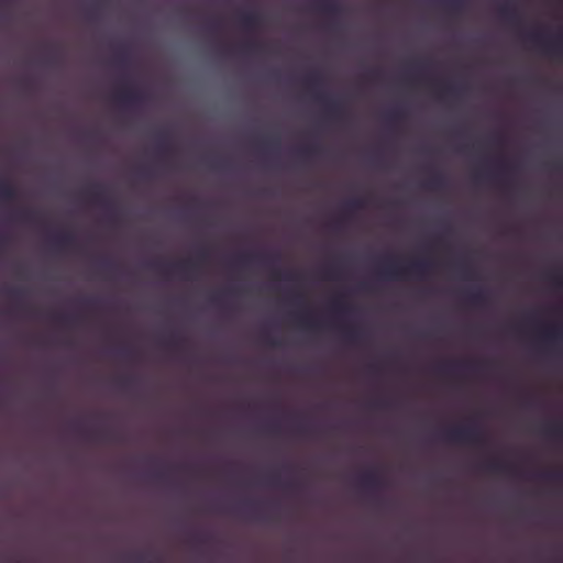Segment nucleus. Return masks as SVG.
Masks as SVG:
<instances>
[{
	"instance_id": "16",
	"label": "nucleus",
	"mask_w": 563,
	"mask_h": 563,
	"mask_svg": "<svg viewBox=\"0 0 563 563\" xmlns=\"http://www.w3.org/2000/svg\"><path fill=\"white\" fill-rule=\"evenodd\" d=\"M467 299L473 306L482 307L487 302L485 291L477 289L467 294Z\"/></svg>"
},
{
	"instance_id": "8",
	"label": "nucleus",
	"mask_w": 563,
	"mask_h": 563,
	"mask_svg": "<svg viewBox=\"0 0 563 563\" xmlns=\"http://www.w3.org/2000/svg\"><path fill=\"white\" fill-rule=\"evenodd\" d=\"M362 485L369 490H379L385 486L384 478L376 472H368L360 477Z\"/></svg>"
},
{
	"instance_id": "10",
	"label": "nucleus",
	"mask_w": 563,
	"mask_h": 563,
	"mask_svg": "<svg viewBox=\"0 0 563 563\" xmlns=\"http://www.w3.org/2000/svg\"><path fill=\"white\" fill-rule=\"evenodd\" d=\"M242 26L247 31H255L261 25V15L256 12H245L240 16Z\"/></svg>"
},
{
	"instance_id": "26",
	"label": "nucleus",
	"mask_w": 563,
	"mask_h": 563,
	"mask_svg": "<svg viewBox=\"0 0 563 563\" xmlns=\"http://www.w3.org/2000/svg\"><path fill=\"white\" fill-rule=\"evenodd\" d=\"M37 213L31 210H23L19 213V217L24 222H33L36 219Z\"/></svg>"
},
{
	"instance_id": "49",
	"label": "nucleus",
	"mask_w": 563,
	"mask_h": 563,
	"mask_svg": "<svg viewBox=\"0 0 563 563\" xmlns=\"http://www.w3.org/2000/svg\"><path fill=\"white\" fill-rule=\"evenodd\" d=\"M199 257L201 260H206L207 258V252L206 251H201L200 254H199Z\"/></svg>"
},
{
	"instance_id": "37",
	"label": "nucleus",
	"mask_w": 563,
	"mask_h": 563,
	"mask_svg": "<svg viewBox=\"0 0 563 563\" xmlns=\"http://www.w3.org/2000/svg\"><path fill=\"white\" fill-rule=\"evenodd\" d=\"M542 476L550 478V479H561L562 478L561 473H547V474H543Z\"/></svg>"
},
{
	"instance_id": "27",
	"label": "nucleus",
	"mask_w": 563,
	"mask_h": 563,
	"mask_svg": "<svg viewBox=\"0 0 563 563\" xmlns=\"http://www.w3.org/2000/svg\"><path fill=\"white\" fill-rule=\"evenodd\" d=\"M550 280L554 284L556 288H561L563 286V275L560 272H555L549 275Z\"/></svg>"
},
{
	"instance_id": "58",
	"label": "nucleus",
	"mask_w": 563,
	"mask_h": 563,
	"mask_svg": "<svg viewBox=\"0 0 563 563\" xmlns=\"http://www.w3.org/2000/svg\"><path fill=\"white\" fill-rule=\"evenodd\" d=\"M123 354L128 356V355H130V352L124 351Z\"/></svg>"
},
{
	"instance_id": "22",
	"label": "nucleus",
	"mask_w": 563,
	"mask_h": 563,
	"mask_svg": "<svg viewBox=\"0 0 563 563\" xmlns=\"http://www.w3.org/2000/svg\"><path fill=\"white\" fill-rule=\"evenodd\" d=\"M321 153L322 148L320 146H307L299 151V154L307 159L318 157Z\"/></svg>"
},
{
	"instance_id": "30",
	"label": "nucleus",
	"mask_w": 563,
	"mask_h": 563,
	"mask_svg": "<svg viewBox=\"0 0 563 563\" xmlns=\"http://www.w3.org/2000/svg\"><path fill=\"white\" fill-rule=\"evenodd\" d=\"M133 382H134V379H133V378H131V377L122 378V379H120V380L118 382V386H119V387H120V389H122V390H128V389L131 387V385H132V383H133Z\"/></svg>"
},
{
	"instance_id": "1",
	"label": "nucleus",
	"mask_w": 563,
	"mask_h": 563,
	"mask_svg": "<svg viewBox=\"0 0 563 563\" xmlns=\"http://www.w3.org/2000/svg\"><path fill=\"white\" fill-rule=\"evenodd\" d=\"M433 263L429 260H415L407 264L398 261H388L380 267V275L388 279H402L411 275L426 277Z\"/></svg>"
},
{
	"instance_id": "28",
	"label": "nucleus",
	"mask_w": 563,
	"mask_h": 563,
	"mask_svg": "<svg viewBox=\"0 0 563 563\" xmlns=\"http://www.w3.org/2000/svg\"><path fill=\"white\" fill-rule=\"evenodd\" d=\"M332 306L338 312L344 313L349 311V307L340 298H335L332 302Z\"/></svg>"
},
{
	"instance_id": "52",
	"label": "nucleus",
	"mask_w": 563,
	"mask_h": 563,
	"mask_svg": "<svg viewBox=\"0 0 563 563\" xmlns=\"http://www.w3.org/2000/svg\"><path fill=\"white\" fill-rule=\"evenodd\" d=\"M218 299H219V298H218V296H216V295L211 297V301H212V302H214V303H216V302H218Z\"/></svg>"
},
{
	"instance_id": "31",
	"label": "nucleus",
	"mask_w": 563,
	"mask_h": 563,
	"mask_svg": "<svg viewBox=\"0 0 563 563\" xmlns=\"http://www.w3.org/2000/svg\"><path fill=\"white\" fill-rule=\"evenodd\" d=\"M273 277H274V279H287V280H290V279H294L295 274L294 273L282 274V272L275 271L273 273Z\"/></svg>"
},
{
	"instance_id": "12",
	"label": "nucleus",
	"mask_w": 563,
	"mask_h": 563,
	"mask_svg": "<svg viewBox=\"0 0 563 563\" xmlns=\"http://www.w3.org/2000/svg\"><path fill=\"white\" fill-rule=\"evenodd\" d=\"M343 336L345 341L352 345L362 343L364 339L362 331L356 327H345L343 329Z\"/></svg>"
},
{
	"instance_id": "53",
	"label": "nucleus",
	"mask_w": 563,
	"mask_h": 563,
	"mask_svg": "<svg viewBox=\"0 0 563 563\" xmlns=\"http://www.w3.org/2000/svg\"><path fill=\"white\" fill-rule=\"evenodd\" d=\"M295 299H296V300H301V299H302L301 294H297V295L295 296Z\"/></svg>"
},
{
	"instance_id": "45",
	"label": "nucleus",
	"mask_w": 563,
	"mask_h": 563,
	"mask_svg": "<svg viewBox=\"0 0 563 563\" xmlns=\"http://www.w3.org/2000/svg\"><path fill=\"white\" fill-rule=\"evenodd\" d=\"M369 75H371V77H372V78L377 79V78H378V76H379V71H378V70H372V71L369 73Z\"/></svg>"
},
{
	"instance_id": "55",
	"label": "nucleus",
	"mask_w": 563,
	"mask_h": 563,
	"mask_svg": "<svg viewBox=\"0 0 563 563\" xmlns=\"http://www.w3.org/2000/svg\"><path fill=\"white\" fill-rule=\"evenodd\" d=\"M56 59V54L55 53H52L51 54V60L54 62Z\"/></svg>"
},
{
	"instance_id": "48",
	"label": "nucleus",
	"mask_w": 563,
	"mask_h": 563,
	"mask_svg": "<svg viewBox=\"0 0 563 563\" xmlns=\"http://www.w3.org/2000/svg\"><path fill=\"white\" fill-rule=\"evenodd\" d=\"M7 244V238L0 235V246H4Z\"/></svg>"
},
{
	"instance_id": "29",
	"label": "nucleus",
	"mask_w": 563,
	"mask_h": 563,
	"mask_svg": "<svg viewBox=\"0 0 563 563\" xmlns=\"http://www.w3.org/2000/svg\"><path fill=\"white\" fill-rule=\"evenodd\" d=\"M262 47V45L257 42H250V43H246L245 45H243V48L247 52V53H255L257 52L260 48Z\"/></svg>"
},
{
	"instance_id": "44",
	"label": "nucleus",
	"mask_w": 563,
	"mask_h": 563,
	"mask_svg": "<svg viewBox=\"0 0 563 563\" xmlns=\"http://www.w3.org/2000/svg\"><path fill=\"white\" fill-rule=\"evenodd\" d=\"M372 406L375 407V408H383V407H386L387 404L384 402V401H375V402L372 404Z\"/></svg>"
},
{
	"instance_id": "41",
	"label": "nucleus",
	"mask_w": 563,
	"mask_h": 563,
	"mask_svg": "<svg viewBox=\"0 0 563 563\" xmlns=\"http://www.w3.org/2000/svg\"><path fill=\"white\" fill-rule=\"evenodd\" d=\"M459 268L463 272L464 278H471V276L467 274L468 269H466V267L464 265H459Z\"/></svg>"
},
{
	"instance_id": "23",
	"label": "nucleus",
	"mask_w": 563,
	"mask_h": 563,
	"mask_svg": "<svg viewBox=\"0 0 563 563\" xmlns=\"http://www.w3.org/2000/svg\"><path fill=\"white\" fill-rule=\"evenodd\" d=\"M157 135L159 139V143L157 146L158 152L163 155L169 154L172 151V146H170L167 135L163 132L158 133Z\"/></svg>"
},
{
	"instance_id": "13",
	"label": "nucleus",
	"mask_w": 563,
	"mask_h": 563,
	"mask_svg": "<svg viewBox=\"0 0 563 563\" xmlns=\"http://www.w3.org/2000/svg\"><path fill=\"white\" fill-rule=\"evenodd\" d=\"M295 318L301 327L310 331H317L320 329V324L307 312L295 313Z\"/></svg>"
},
{
	"instance_id": "6",
	"label": "nucleus",
	"mask_w": 563,
	"mask_h": 563,
	"mask_svg": "<svg viewBox=\"0 0 563 563\" xmlns=\"http://www.w3.org/2000/svg\"><path fill=\"white\" fill-rule=\"evenodd\" d=\"M313 98L316 101L324 106L327 114L330 119L341 120L343 118L344 110L342 103L339 100L332 99L319 92H314Z\"/></svg>"
},
{
	"instance_id": "21",
	"label": "nucleus",
	"mask_w": 563,
	"mask_h": 563,
	"mask_svg": "<svg viewBox=\"0 0 563 563\" xmlns=\"http://www.w3.org/2000/svg\"><path fill=\"white\" fill-rule=\"evenodd\" d=\"M485 467L493 473H508L510 466L504 462L493 461L485 465Z\"/></svg>"
},
{
	"instance_id": "46",
	"label": "nucleus",
	"mask_w": 563,
	"mask_h": 563,
	"mask_svg": "<svg viewBox=\"0 0 563 563\" xmlns=\"http://www.w3.org/2000/svg\"><path fill=\"white\" fill-rule=\"evenodd\" d=\"M448 369H449V366H448V365H441V366H439V371H440L441 373H448Z\"/></svg>"
},
{
	"instance_id": "9",
	"label": "nucleus",
	"mask_w": 563,
	"mask_h": 563,
	"mask_svg": "<svg viewBox=\"0 0 563 563\" xmlns=\"http://www.w3.org/2000/svg\"><path fill=\"white\" fill-rule=\"evenodd\" d=\"M89 197L93 202L103 206L108 210H111L113 207L112 201L108 199L106 191L100 185H96L91 190H89Z\"/></svg>"
},
{
	"instance_id": "51",
	"label": "nucleus",
	"mask_w": 563,
	"mask_h": 563,
	"mask_svg": "<svg viewBox=\"0 0 563 563\" xmlns=\"http://www.w3.org/2000/svg\"><path fill=\"white\" fill-rule=\"evenodd\" d=\"M289 487H290V488H292V489H295V488H298V487H299V485H298V484H296V483H291V484H289Z\"/></svg>"
},
{
	"instance_id": "20",
	"label": "nucleus",
	"mask_w": 563,
	"mask_h": 563,
	"mask_svg": "<svg viewBox=\"0 0 563 563\" xmlns=\"http://www.w3.org/2000/svg\"><path fill=\"white\" fill-rule=\"evenodd\" d=\"M461 91H462L461 87H457L454 85H444L440 89V96L457 98L461 95Z\"/></svg>"
},
{
	"instance_id": "7",
	"label": "nucleus",
	"mask_w": 563,
	"mask_h": 563,
	"mask_svg": "<svg viewBox=\"0 0 563 563\" xmlns=\"http://www.w3.org/2000/svg\"><path fill=\"white\" fill-rule=\"evenodd\" d=\"M115 99L128 107H137L141 106L145 97L140 91L132 89L131 87H123L115 93Z\"/></svg>"
},
{
	"instance_id": "40",
	"label": "nucleus",
	"mask_w": 563,
	"mask_h": 563,
	"mask_svg": "<svg viewBox=\"0 0 563 563\" xmlns=\"http://www.w3.org/2000/svg\"><path fill=\"white\" fill-rule=\"evenodd\" d=\"M93 438H98V439H108V432H97L93 434Z\"/></svg>"
},
{
	"instance_id": "4",
	"label": "nucleus",
	"mask_w": 563,
	"mask_h": 563,
	"mask_svg": "<svg viewBox=\"0 0 563 563\" xmlns=\"http://www.w3.org/2000/svg\"><path fill=\"white\" fill-rule=\"evenodd\" d=\"M147 267L150 269H153V271H156V272H159L163 274H168L170 271H177V272L183 273L184 275H187L188 273H194L197 268V265H196V263H194L191 261H184V262L172 263V264L153 262V263H148Z\"/></svg>"
},
{
	"instance_id": "42",
	"label": "nucleus",
	"mask_w": 563,
	"mask_h": 563,
	"mask_svg": "<svg viewBox=\"0 0 563 563\" xmlns=\"http://www.w3.org/2000/svg\"><path fill=\"white\" fill-rule=\"evenodd\" d=\"M101 267H102L104 271H111V269H112V267H113V265H112V263H110V262H103V263H102V265H101Z\"/></svg>"
},
{
	"instance_id": "43",
	"label": "nucleus",
	"mask_w": 563,
	"mask_h": 563,
	"mask_svg": "<svg viewBox=\"0 0 563 563\" xmlns=\"http://www.w3.org/2000/svg\"><path fill=\"white\" fill-rule=\"evenodd\" d=\"M217 30H218V24L217 23H212V24H210L207 27V31L210 32V33H214Z\"/></svg>"
},
{
	"instance_id": "19",
	"label": "nucleus",
	"mask_w": 563,
	"mask_h": 563,
	"mask_svg": "<svg viewBox=\"0 0 563 563\" xmlns=\"http://www.w3.org/2000/svg\"><path fill=\"white\" fill-rule=\"evenodd\" d=\"M445 5L452 13L461 14L466 8V2L465 0H449Z\"/></svg>"
},
{
	"instance_id": "24",
	"label": "nucleus",
	"mask_w": 563,
	"mask_h": 563,
	"mask_svg": "<svg viewBox=\"0 0 563 563\" xmlns=\"http://www.w3.org/2000/svg\"><path fill=\"white\" fill-rule=\"evenodd\" d=\"M547 435L553 439H561L563 437V424H552L544 429Z\"/></svg>"
},
{
	"instance_id": "35",
	"label": "nucleus",
	"mask_w": 563,
	"mask_h": 563,
	"mask_svg": "<svg viewBox=\"0 0 563 563\" xmlns=\"http://www.w3.org/2000/svg\"><path fill=\"white\" fill-rule=\"evenodd\" d=\"M266 145L272 152H277L279 148V140L273 139Z\"/></svg>"
},
{
	"instance_id": "17",
	"label": "nucleus",
	"mask_w": 563,
	"mask_h": 563,
	"mask_svg": "<svg viewBox=\"0 0 563 563\" xmlns=\"http://www.w3.org/2000/svg\"><path fill=\"white\" fill-rule=\"evenodd\" d=\"M446 179L442 174L433 175L427 183V187L432 190H443L446 188Z\"/></svg>"
},
{
	"instance_id": "38",
	"label": "nucleus",
	"mask_w": 563,
	"mask_h": 563,
	"mask_svg": "<svg viewBox=\"0 0 563 563\" xmlns=\"http://www.w3.org/2000/svg\"><path fill=\"white\" fill-rule=\"evenodd\" d=\"M239 258L242 262H247V261H252V260L260 258V257L258 256H253V255H242Z\"/></svg>"
},
{
	"instance_id": "32",
	"label": "nucleus",
	"mask_w": 563,
	"mask_h": 563,
	"mask_svg": "<svg viewBox=\"0 0 563 563\" xmlns=\"http://www.w3.org/2000/svg\"><path fill=\"white\" fill-rule=\"evenodd\" d=\"M184 343L185 340L183 338H173L169 340V345L177 350L181 349Z\"/></svg>"
},
{
	"instance_id": "50",
	"label": "nucleus",
	"mask_w": 563,
	"mask_h": 563,
	"mask_svg": "<svg viewBox=\"0 0 563 563\" xmlns=\"http://www.w3.org/2000/svg\"><path fill=\"white\" fill-rule=\"evenodd\" d=\"M154 477L157 478V479H162L163 478V474L161 473H155L154 474Z\"/></svg>"
},
{
	"instance_id": "25",
	"label": "nucleus",
	"mask_w": 563,
	"mask_h": 563,
	"mask_svg": "<svg viewBox=\"0 0 563 563\" xmlns=\"http://www.w3.org/2000/svg\"><path fill=\"white\" fill-rule=\"evenodd\" d=\"M345 207L349 211L361 210L365 207V200L362 198L353 199L350 200Z\"/></svg>"
},
{
	"instance_id": "39",
	"label": "nucleus",
	"mask_w": 563,
	"mask_h": 563,
	"mask_svg": "<svg viewBox=\"0 0 563 563\" xmlns=\"http://www.w3.org/2000/svg\"><path fill=\"white\" fill-rule=\"evenodd\" d=\"M118 62L120 65L125 66L128 63V58L124 54H120V56L118 57Z\"/></svg>"
},
{
	"instance_id": "2",
	"label": "nucleus",
	"mask_w": 563,
	"mask_h": 563,
	"mask_svg": "<svg viewBox=\"0 0 563 563\" xmlns=\"http://www.w3.org/2000/svg\"><path fill=\"white\" fill-rule=\"evenodd\" d=\"M444 435L448 441L453 443L482 445L485 442L482 430L471 426L452 428L448 430Z\"/></svg>"
},
{
	"instance_id": "5",
	"label": "nucleus",
	"mask_w": 563,
	"mask_h": 563,
	"mask_svg": "<svg viewBox=\"0 0 563 563\" xmlns=\"http://www.w3.org/2000/svg\"><path fill=\"white\" fill-rule=\"evenodd\" d=\"M539 339L551 347H558L563 342L562 327L556 323L548 324L539 330Z\"/></svg>"
},
{
	"instance_id": "3",
	"label": "nucleus",
	"mask_w": 563,
	"mask_h": 563,
	"mask_svg": "<svg viewBox=\"0 0 563 563\" xmlns=\"http://www.w3.org/2000/svg\"><path fill=\"white\" fill-rule=\"evenodd\" d=\"M528 38L536 44H540L547 54L563 57V37L561 34L554 41H543L540 32H532L528 35Z\"/></svg>"
},
{
	"instance_id": "11",
	"label": "nucleus",
	"mask_w": 563,
	"mask_h": 563,
	"mask_svg": "<svg viewBox=\"0 0 563 563\" xmlns=\"http://www.w3.org/2000/svg\"><path fill=\"white\" fill-rule=\"evenodd\" d=\"M498 13L504 20L511 23H517L520 20L517 8L509 3H504L499 5Z\"/></svg>"
},
{
	"instance_id": "14",
	"label": "nucleus",
	"mask_w": 563,
	"mask_h": 563,
	"mask_svg": "<svg viewBox=\"0 0 563 563\" xmlns=\"http://www.w3.org/2000/svg\"><path fill=\"white\" fill-rule=\"evenodd\" d=\"M18 192L9 181H0V199L5 202L15 200Z\"/></svg>"
},
{
	"instance_id": "33",
	"label": "nucleus",
	"mask_w": 563,
	"mask_h": 563,
	"mask_svg": "<svg viewBox=\"0 0 563 563\" xmlns=\"http://www.w3.org/2000/svg\"><path fill=\"white\" fill-rule=\"evenodd\" d=\"M388 119L393 122H398L404 119V113L401 111H393L388 114Z\"/></svg>"
},
{
	"instance_id": "57",
	"label": "nucleus",
	"mask_w": 563,
	"mask_h": 563,
	"mask_svg": "<svg viewBox=\"0 0 563 563\" xmlns=\"http://www.w3.org/2000/svg\"><path fill=\"white\" fill-rule=\"evenodd\" d=\"M214 167H216V168H221V167H222V165H220V164H214Z\"/></svg>"
},
{
	"instance_id": "36",
	"label": "nucleus",
	"mask_w": 563,
	"mask_h": 563,
	"mask_svg": "<svg viewBox=\"0 0 563 563\" xmlns=\"http://www.w3.org/2000/svg\"><path fill=\"white\" fill-rule=\"evenodd\" d=\"M308 84L311 85V86H319L321 84V80L318 76H310L308 79H307Z\"/></svg>"
},
{
	"instance_id": "47",
	"label": "nucleus",
	"mask_w": 563,
	"mask_h": 563,
	"mask_svg": "<svg viewBox=\"0 0 563 563\" xmlns=\"http://www.w3.org/2000/svg\"><path fill=\"white\" fill-rule=\"evenodd\" d=\"M11 294L15 297H21L23 291L22 290H12Z\"/></svg>"
},
{
	"instance_id": "56",
	"label": "nucleus",
	"mask_w": 563,
	"mask_h": 563,
	"mask_svg": "<svg viewBox=\"0 0 563 563\" xmlns=\"http://www.w3.org/2000/svg\"><path fill=\"white\" fill-rule=\"evenodd\" d=\"M299 431H300V433H307V429L306 428H301Z\"/></svg>"
},
{
	"instance_id": "54",
	"label": "nucleus",
	"mask_w": 563,
	"mask_h": 563,
	"mask_svg": "<svg viewBox=\"0 0 563 563\" xmlns=\"http://www.w3.org/2000/svg\"><path fill=\"white\" fill-rule=\"evenodd\" d=\"M62 320L65 321V322H71L73 321V319L66 318V317L62 318Z\"/></svg>"
},
{
	"instance_id": "34",
	"label": "nucleus",
	"mask_w": 563,
	"mask_h": 563,
	"mask_svg": "<svg viewBox=\"0 0 563 563\" xmlns=\"http://www.w3.org/2000/svg\"><path fill=\"white\" fill-rule=\"evenodd\" d=\"M265 342L267 345H269L272 347H280L282 346V341L278 339L265 336Z\"/></svg>"
},
{
	"instance_id": "15",
	"label": "nucleus",
	"mask_w": 563,
	"mask_h": 563,
	"mask_svg": "<svg viewBox=\"0 0 563 563\" xmlns=\"http://www.w3.org/2000/svg\"><path fill=\"white\" fill-rule=\"evenodd\" d=\"M75 236L70 233H62L53 239V244L58 249L65 250L74 246Z\"/></svg>"
},
{
	"instance_id": "18",
	"label": "nucleus",
	"mask_w": 563,
	"mask_h": 563,
	"mask_svg": "<svg viewBox=\"0 0 563 563\" xmlns=\"http://www.w3.org/2000/svg\"><path fill=\"white\" fill-rule=\"evenodd\" d=\"M322 3L323 10L331 16H338L341 14V7L338 4V0H319Z\"/></svg>"
}]
</instances>
